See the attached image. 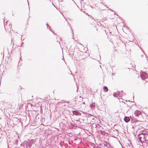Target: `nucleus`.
<instances>
[{
    "mask_svg": "<svg viewBox=\"0 0 148 148\" xmlns=\"http://www.w3.org/2000/svg\"><path fill=\"white\" fill-rule=\"evenodd\" d=\"M138 141L142 144L146 141L145 136H144L139 134L138 135Z\"/></svg>",
    "mask_w": 148,
    "mask_h": 148,
    "instance_id": "nucleus-1",
    "label": "nucleus"
},
{
    "mask_svg": "<svg viewBox=\"0 0 148 148\" xmlns=\"http://www.w3.org/2000/svg\"><path fill=\"white\" fill-rule=\"evenodd\" d=\"M140 76L143 80L146 79L148 77L147 74L145 72L143 71H140Z\"/></svg>",
    "mask_w": 148,
    "mask_h": 148,
    "instance_id": "nucleus-2",
    "label": "nucleus"
},
{
    "mask_svg": "<svg viewBox=\"0 0 148 148\" xmlns=\"http://www.w3.org/2000/svg\"><path fill=\"white\" fill-rule=\"evenodd\" d=\"M72 112L73 114L76 116H80L81 114V113L78 110L73 111Z\"/></svg>",
    "mask_w": 148,
    "mask_h": 148,
    "instance_id": "nucleus-3",
    "label": "nucleus"
},
{
    "mask_svg": "<svg viewBox=\"0 0 148 148\" xmlns=\"http://www.w3.org/2000/svg\"><path fill=\"white\" fill-rule=\"evenodd\" d=\"M134 114L135 116L136 117H138L139 116H142L140 114V112L138 110H136L135 111Z\"/></svg>",
    "mask_w": 148,
    "mask_h": 148,
    "instance_id": "nucleus-4",
    "label": "nucleus"
},
{
    "mask_svg": "<svg viewBox=\"0 0 148 148\" xmlns=\"http://www.w3.org/2000/svg\"><path fill=\"white\" fill-rule=\"evenodd\" d=\"M104 145L105 146H106L108 148H113V147H112L110 145V144L109 143H108L106 142H104Z\"/></svg>",
    "mask_w": 148,
    "mask_h": 148,
    "instance_id": "nucleus-5",
    "label": "nucleus"
},
{
    "mask_svg": "<svg viewBox=\"0 0 148 148\" xmlns=\"http://www.w3.org/2000/svg\"><path fill=\"white\" fill-rule=\"evenodd\" d=\"M124 120L126 123H128L130 120V118L129 117L125 116Z\"/></svg>",
    "mask_w": 148,
    "mask_h": 148,
    "instance_id": "nucleus-6",
    "label": "nucleus"
},
{
    "mask_svg": "<svg viewBox=\"0 0 148 148\" xmlns=\"http://www.w3.org/2000/svg\"><path fill=\"white\" fill-rule=\"evenodd\" d=\"M77 99L79 102H82L83 101V98L81 96L77 97Z\"/></svg>",
    "mask_w": 148,
    "mask_h": 148,
    "instance_id": "nucleus-7",
    "label": "nucleus"
},
{
    "mask_svg": "<svg viewBox=\"0 0 148 148\" xmlns=\"http://www.w3.org/2000/svg\"><path fill=\"white\" fill-rule=\"evenodd\" d=\"M140 133L139 134L142 135L144 136H145V137L147 136L146 134H147V132L146 131H143L142 132H140Z\"/></svg>",
    "mask_w": 148,
    "mask_h": 148,
    "instance_id": "nucleus-8",
    "label": "nucleus"
},
{
    "mask_svg": "<svg viewBox=\"0 0 148 148\" xmlns=\"http://www.w3.org/2000/svg\"><path fill=\"white\" fill-rule=\"evenodd\" d=\"M117 92L118 93V96L119 97H121L123 95L122 92H123V91H121V92L119 91H117Z\"/></svg>",
    "mask_w": 148,
    "mask_h": 148,
    "instance_id": "nucleus-9",
    "label": "nucleus"
},
{
    "mask_svg": "<svg viewBox=\"0 0 148 148\" xmlns=\"http://www.w3.org/2000/svg\"><path fill=\"white\" fill-rule=\"evenodd\" d=\"M141 122V121L137 120L136 121V122L134 124V125L136 126L140 124Z\"/></svg>",
    "mask_w": 148,
    "mask_h": 148,
    "instance_id": "nucleus-10",
    "label": "nucleus"
},
{
    "mask_svg": "<svg viewBox=\"0 0 148 148\" xmlns=\"http://www.w3.org/2000/svg\"><path fill=\"white\" fill-rule=\"evenodd\" d=\"M14 144L16 146H17L18 144V140L16 139L13 142Z\"/></svg>",
    "mask_w": 148,
    "mask_h": 148,
    "instance_id": "nucleus-11",
    "label": "nucleus"
},
{
    "mask_svg": "<svg viewBox=\"0 0 148 148\" xmlns=\"http://www.w3.org/2000/svg\"><path fill=\"white\" fill-rule=\"evenodd\" d=\"M103 91L105 92H107L108 90V87L106 86H104L103 87Z\"/></svg>",
    "mask_w": 148,
    "mask_h": 148,
    "instance_id": "nucleus-12",
    "label": "nucleus"
},
{
    "mask_svg": "<svg viewBox=\"0 0 148 148\" xmlns=\"http://www.w3.org/2000/svg\"><path fill=\"white\" fill-rule=\"evenodd\" d=\"M86 115L87 116H86V117H93V115H91L89 114H86Z\"/></svg>",
    "mask_w": 148,
    "mask_h": 148,
    "instance_id": "nucleus-13",
    "label": "nucleus"
},
{
    "mask_svg": "<svg viewBox=\"0 0 148 148\" xmlns=\"http://www.w3.org/2000/svg\"><path fill=\"white\" fill-rule=\"evenodd\" d=\"M136 119H134L133 120H132L131 121V122L132 123H135V122H136Z\"/></svg>",
    "mask_w": 148,
    "mask_h": 148,
    "instance_id": "nucleus-14",
    "label": "nucleus"
},
{
    "mask_svg": "<svg viewBox=\"0 0 148 148\" xmlns=\"http://www.w3.org/2000/svg\"><path fill=\"white\" fill-rule=\"evenodd\" d=\"M117 93L116 92H114L113 93V96L115 97H117Z\"/></svg>",
    "mask_w": 148,
    "mask_h": 148,
    "instance_id": "nucleus-15",
    "label": "nucleus"
},
{
    "mask_svg": "<svg viewBox=\"0 0 148 148\" xmlns=\"http://www.w3.org/2000/svg\"><path fill=\"white\" fill-rule=\"evenodd\" d=\"M129 117L130 118L131 120L134 119V117L133 116H130V117Z\"/></svg>",
    "mask_w": 148,
    "mask_h": 148,
    "instance_id": "nucleus-16",
    "label": "nucleus"
},
{
    "mask_svg": "<svg viewBox=\"0 0 148 148\" xmlns=\"http://www.w3.org/2000/svg\"><path fill=\"white\" fill-rule=\"evenodd\" d=\"M32 143H30L29 144V145L30 147L31 146H32Z\"/></svg>",
    "mask_w": 148,
    "mask_h": 148,
    "instance_id": "nucleus-17",
    "label": "nucleus"
},
{
    "mask_svg": "<svg viewBox=\"0 0 148 148\" xmlns=\"http://www.w3.org/2000/svg\"><path fill=\"white\" fill-rule=\"evenodd\" d=\"M144 142L148 144V140H146V141Z\"/></svg>",
    "mask_w": 148,
    "mask_h": 148,
    "instance_id": "nucleus-18",
    "label": "nucleus"
},
{
    "mask_svg": "<svg viewBox=\"0 0 148 148\" xmlns=\"http://www.w3.org/2000/svg\"><path fill=\"white\" fill-rule=\"evenodd\" d=\"M107 8H108V9L109 10H110L112 12H114V11L111 10L110 8H109L108 7H107Z\"/></svg>",
    "mask_w": 148,
    "mask_h": 148,
    "instance_id": "nucleus-19",
    "label": "nucleus"
},
{
    "mask_svg": "<svg viewBox=\"0 0 148 148\" xmlns=\"http://www.w3.org/2000/svg\"><path fill=\"white\" fill-rule=\"evenodd\" d=\"M94 116H93V117H90V118L92 119V120H94Z\"/></svg>",
    "mask_w": 148,
    "mask_h": 148,
    "instance_id": "nucleus-20",
    "label": "nucleus"
},
{
    "mask_svg": "<svg viewBox=\"0 0 148 148\" xmlns=\"http://www.w3.org/2000/svg\"><path fill=\"white\" fill-rule=\"evenodd\" d=\"M47 28H48V27H50V26L47 23Z\"/></svg>",
    "mask_w": 148,
    "mask_h": 148,
    "instance_id": "nucleus-21",
    "label": "nucleus"
},
{
    "mask_svg": "<svg viewBox=\"0 0 148 148\" xmlns=\"http://www.w3.org/2000/svg\"><path fill=\"white\" fill-rule=\"evenodd\" d=\"M75 99H73V100L74 101V102H75V99H76V97H75L74 98Z\"/></svg>",
    "mask_w": 148,
    "mask_h": 148,
    "instance_id": "nucleus-22",
    "label": "nucleus"
},
{
    "mask_svg": "<svg viewBox=\"0 0 148 148\" xmlns=\"http://www.w3.org/2000/svg\"><path fill=\"white\" fill-rule=\"evenodd\" d=\"M97 148H101V147L98 146H97Z\"/></svg>",
    "mask_w": 148,
    "mask_h": 148,
    "instance_id": "nucleus-23",
    "label": "nucleus"
},
{
    "mask_svg": "<svg viewBox=\"0 0 148 148\" xmlns=\"http://www.w3.org/2000/svg\"><path fill=\"white\" fill-rule=\"evenodd\" d=\"M83 104H85V102H83Z\"/></svg>",
    "mask_w": 148,
    "mask_h": 148,
    "instance_id": "nucleus-24",
    "label": "nucleus"
},
{
    "mask_svg": "<svg viewBox=\"0 0 148 148\" xmlns=\"http://www.w3.org/2000/svg\"><path fill=\"white\" fill-rule=\"evenodd\" d=\"M27 1H28L27 0ZM28 5H29V3L28 2Z\"/></svg>",
    "mask_w": 148,
    "mask_h": 148,
    "instance_id": "nucleus-25",
    "label": "nucleus"
},
{
    "mask_svg": "<svg viewBox=\"0 0 148 148\" xmlns=\"http://www.w3.org/2000/svg\"><path fill=\"white\" fill-rule=\"evenodd\" d=\"M146 58H147V56H146Z\"/></svg>",
    "mask_w": 148,
    "mask_h": 148,
    "instance_id": "nucleus-26",
    "label": "nucleus"
},
{
    "mask_svg": "<svg viewBox=\"0 0 148 148\" xmlns=\"http://www.w3.org/2000/svg\"><path fill=\"white\" fill-rule=\"evenodd\" d=\"M21 146H22V144H21Z\"/></svg>",
    "mask_w": 148,
    "mask_h": 148,
    "instance_id": "nucleus-27",
    "label": "nucleus"
},
{
    "mask_svg": "<svg viewBox=\"0 0 148 148\" xmlns=\"http://www.w3.org/2000/svg\"><path fill=\"white\" fill-rule=\"evenodd\" d=\"M114 14H116V13H115V12H114Z\"/></svg>",
    "mask_w": 148,
    "mask_h": 148,
    "instance_id": "nucleus-28",
    "label": "nucleus"
},
{
    "mask_svg": "<svg viewBox=\"0 0 148 148\" xmlns=\"http://www.w3.org/2000/svg\"><path fill=\"white\" fill-rule=\"evenodd\" d=\"M100 59H101V56H100Z\"/></svg>",
    "mask_w": 148,
    "mask_h": 148,
    "instance_id": "nucleus-29",
    "label": "nucleus"
},
{
    "mask_svg": "<svg viewBox=\"0 0 148 148\" xmlns=\"http://www.w3.org/2000/svg\"><path fill=\"white\" fill-rule=\"evenodd\" d=\"M3 14H5V13H3Z\"/></svg>",
    "mask_w": 148,
    "mask_h": 148,
    "instance_id": "nucleus-30",
    "label": "nucleus"
},
{
    "mask_svg": "<svg viewBox=\"0 0 148 148\" xmlns=\"http://www.w3.org/2000/svg\"><path fill=\"white\" fill-rule=\"evenodd\" d=\"M3 14H5V13H3Z\"/></svg>",
    "mask_w": 148,
    "mask_h": 148,
    "instance_id": "nucleus-31",
    "label": "nucleus"
}]
</instances>
